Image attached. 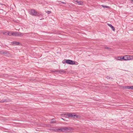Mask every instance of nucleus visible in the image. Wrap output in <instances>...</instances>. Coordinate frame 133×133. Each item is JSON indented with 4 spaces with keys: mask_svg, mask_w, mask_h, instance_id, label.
I'll return each mask as SVG.
<instances>
[{
    "mask_svg": "<svg viewBox=\"0 0 133 133\" xmlns=\"http://www.w3.org/2000/svg\"><path fill=\"white\" fill-rule=\"evenodd\" d=\"M11 33V35H12V36L20 37L23 36L25 34L27 35L28 34L30 35L31 34H32V33H22L19 32H17L16 31H12Z\"/></svg>",
    "mask_w": 133,
    "mask_h": 133,
    "instance_id": "nucleus-1",
    "label": "nucleus"
},
{
    "mask_svg": "<svg viewBox=\"0 0 133 133\" xmlns=\"http://www.w3.org/2000/svg\"><path fill=\"white\" fill-rule=\"evenodd\" d=\"M37 12L34 9L29 10V14L34 16H35Z\"/></svg>",
    "mask_w": 133,
    "mask_h": 133,
    "instance_id": "nucleus-2",
    "label": "nucleus"
},
{
    "mask_svg": "<svg viewBox=\"0 0 133 133\" xmlns=\"http://www.w3.org/2000/svg\"><path fill=\"white\" fill-rule=\"evenodd\" d=\"M65 63L71 65L74 64L75 62L72 60L70 59H66L65 61Z\"/></svg>",
    "mask_w": 133,
    "mask_h": 133,
    "instance_id": "nucleus-3",
    "label": "nucleus"
},
{
    "mask_svg": "<svg viewBox=\"0 0 133 133\" xmlns=\"http://www.w3.org/2000/svg\"><path fill=\"white\" fill-rule=\"evenodd\" d=\"M125 61L131 60L132 58V56L130 55H125L124 56Z\"/></svg>",
    "mask_w": 133,
    "mask_h": 133,
    "instance_id": "nucleus-4",
    "label": "nucleus"
},
{
    "mask_svg": "<svg viewBox=\"0 0 133 133\" xmlns=\"http://www.w3.org/2000/svg\"><path fill=\"white\" fill-rule=\"evenodd\" d=\"M60 130H60V132L62 131L65 132L66 131H68L69 130V129L68 127H65L61 128Z\"/></svg>",
    "mask_w": 133,
    "mask_h": 133,
    "instance_id": "nucleus-5",
    "label": "nucleus"
},
{
    "mask_svg": "<svg viewBox=\"0 0 133 133\" xmlns=\"http://www.w3.org/2000/svg\"><path fill=\"white\" fill-rule=\"evenodd\" d=\"M0 54H2L4 55H5L7 56L8 54V52L7 51H4L3 50H2L1 51H0Z\"/></svg>",
    "mask_w": 133,
    "mask_h": 133,
    "instance_id": "nucleus-6",
    "label": "nucleus"
},
{
    "mask_svg": "<svg viewBox=\"0 0 133 133\" xmlns=\"http://www.w3.org/2000/svg\"><path fill=\"white\" fill-rule=\"evenodd\" d=\"M43 14L41 12H37L35 16H37L39 17L43 16Z\"/></svg>",
    "mask_w": 133,
    "mask_h": 133,
    "instance_id": "nucleus-7",
    "label": "nucleus"
},
{
    "mask_svg": "<svg viewBox=\"0 0 133 133\" xmlns=\"http://www.w3.org/2000/svg\"><path fill=\"white\" fill-rule=\"evenodd\" d=\"M52 130L55 132H60V130H60V129L54 128L52 129Z\"/></svg>",
    "mask_w": 133,
    "mask_h": 133,
    "instance_id": "nucleus-8",
    "label": "nucleus"
},
{
    "mask_svg": "<svg viewBox=\"0 0 133 133\" xmlns=\"http://www.w3.org/2000/svg\"><path fill=\"white\" fill-rule=\"evenodd\" d=\"M12 43L13 44H14L16 45H19V44L20 43L19 42L17 41L13 42H12Z\"/></svg>",
    "mask_w": 133,
    "mask_h": 133,
    "instance_id": "nucleus-9",
    "label": "nucleus"
},
{
    "mask_svg": "<svg viewBox=\"0 0 133 133\" xmlns=\"http://www.w3.org/2000/svg\"><path fill=\"white\" fill-rule=\"evenodd\" d=\"M74 114L73 113H68L67 114V115L69 117H71V116L73 115Z\"/></svg>",
    "mask_w": 133,
    "mask_h": 133,
    "instance_id": "nucleus-10",
    "label": "nucleus"
},
{
    "mask_svg": "<svg viewBox=\"0 0 133 133\" xmlns=\"http://www.w3.org/2000/svg\"><path fill=\"white\" fill-rule=\"evenodd\" d=\"M125 88L128 89H131L133 90V85L131 86H127Z\"/></svg>",
    "mask_w": 133,
    "mask_h": 133,
    "instance_id": "nucleus-11",
    "label": "nucleus"
},
{
    "mask_svg": "<svg viewBox=\"0 0 133 133\" xmlns=\"http://www.w3.org/2000/svg\"><path fill=\"white\" fill-rule=\"evenodd\" d=\"M108 25L111 28L112 30L114 31L115 28L111 24H108Z\"/></svg>",
    "mask_w": 133,
    "mask_h": 133,
    "instance_id": "nucleus-12",
    "label": "nucleus"
},
{
    "mask_svg": "<svg viewBox=\"0 0 133 133\" xmlns=\"http://www.w3.org/2000/svg\"><path fill=\"white\" fill-rule=\"evenodd\" d=\"M75 118H80L81 117L80 116L76 114L75 113Z\"/></svg>",
    "mask_w": 133,
    "mask_h": 133,
    "instance_id": "nucleus-13",
    "label": "nucleus"
},
{
    "mask_svg": "<svg viewBox=\"0 0 133 133\" xmlns=\"http://www.w3.org/2000/svg\"><path fill=\"white\" fill-rule=\"evenodd\" d=\"M56 120L54 119H51V121L50 122V123L52 124L56 122Z\"/></svg>",
    "mask_w": 133,
    "mask_h": 133,
    "instance_id": "nucleus-14",
    "label": "nucleus"
},
{
    "mask_svg": "<svg viewBox=\"0 0 133 133\" xmlns=\"http://www.w3.org/2000/svg\"><path fill=\"white\" fill-rule=\"evenodd\" d=\"M8 102V100L6 99H2L0 101V102Z\"/></svg>",
    "mask_w": 133,
    "mask_h": 133,
    "instance_id": "nucleus-15",
    "label": "nucleus"
},
{
    "mask_svg": "<svg viewBox=\"0 0 133 133\" xmlns=\"http://www.w3.org/2000/svg\"><path fill=\"white\" fill-rule=\"evenodd\" d=\"M12 31H8V32L7 34H6V35H9V36H12V35H11V33Z\"/></svg>",
    "mask_w": 133,
    "mask_h": 133,
    "instance_id": "nucleus-16",
    "label": "nucleus"
},
{
    "mask_svg": "<svg viewBox=\"0 0 133 133\" xmlns=\"http://www.w3.org/2000/svg\"><path fill=\"white\" fill-rule=\"evenodd\" d=\"M83 2L81 1H78L77 4L79 5H81L82 4Z\"/></svg>",
    "mask_w": 133,
    "mask_h": 133,
    "instance_id": "nucleus-17",
    "label": "nucleus"
},
{
    "mask_svg": "<svg viewBox=\"0 0 133 133\" xmlns=\"http://www.w3.org/2000/svg\"><path fill=\"white\" fill-rule=\"evenodd\" d=\"M101 6L103 8H110V7L109 6L105 5H102Z\"/></svg>",
    "mask_w": 133,
    "mask_h": 133,
    "instance_id": "nucleus-18",
    "label": "nucleus"
},
{
    "mask_svg": "<svg viewBox=\"0 0 133 133\" xmlns=\"http://www.w3.org/2000/svg\"><path fill=\"white\" fill-rule=\"evenodd\" d=\"M55 71L58 72L60 73H61V72H63V70H58H58H56Z\"/></svg>",
    "mask_w": 133,
    "mask_h": 133,
    "instance_id": "nucleus-19",
    "label": "nucleus"
},
{
    "mask_svg": "<svg viewBox=\"0 0 133 133\" xmlns=\"http://www.w3.org/2000/svg\"><path fill=\"white\" fill-rule=\"evenodd\" d=\"M122 56L119 57L117 58V59L118 60H122Z\"/></svg>",
    "mask_w": 133,
    "mask_h": 133,
    "instance_id": "nucleus-20",
    "label": "nucleus"
},
{
    "mask_svg": "<svg viewBox=\"0 0 133 133\" xmlns=\"http://www.w3.org/2000/svg\"><path fill=\"white\" fill-rule=\"evenodd\" d=\"M46 12L48 14H49L51 13V12L50 11H46Z\"/></svg>",
    "mask_w": 133,
    "mask_h": 133,
    "instance_id": "nucleus-21",
    "label": "nucleus"
},
{
    "mask_svg": "<svg viewBox=\"0 0 133 133\" xmlns=\"http://www.w3.org/2000/svg\"><path fill=\"white\" fill-rule=\"evenodd\" d=\"M106 78L107 79H112V78L110 77L109 76H107L106 77Z\"/></svg>",
    "mask_w": 133,
    "mask_h": 133,
    "instance_id": "nucleus-22",
    "label": "nucleus"
},
{
    "mask_svg": "<svg viewBox=\"0 0 133 133\" xmlns=\"http://www.w3.org/2000/svg\"><path fill=\"white\" fill-rule=\"evenodd\" d=\"M8 32V31H6V32H3V35H6V34H7V33Z\"/></svg>",
    "mask_w": 133,
    "mask_h": 133,
    "instance_id": "nucleus-23",
    "label": "nucleus"
},
{
    "mask_svg": "<svg viewBox=\"0 0 133 133\" xmlns=\"http://www.w3.org/2000/svg\"><path fill=\"white\" fill-rule=\"evenodd\" d=\"M105 48L108 49V50H110L111 49V48H110L107 47H105Z\"/></svg>",
    "mask_w": 133,
    "mask_h": 133,
    "instance_id": "nucleus-24",
    "label": "nucleus"
},
{
    "mask_svg": "<svg viewBox=\"0 0 133 133\" xmlns=\"http://www.w3.org/2000/svg\"><path fill=\"white\" fill-rule=\"evenodd\" d=\"M75 113H74V114L72 116H71V118H75Z\"/></svg>",
    "mask_w": 133,
    "mask_h": 133,
    "instance_id": "nucleus-25",
    "label": "nucleus"
},
{
    "mask_svg": "<svg viewBox=\"0 0 133 133\" xmlns=\"http://www.w3.org/2000/svg\"><path fill=\"white\" fill-rule=\"evenodd\" d=\"M124 58H124V56H123V57L122 56V60H123L125 61Z\"/></svg>",
    "mask_w": 133,
    "mask_h": 133,
    "instance_id": "nucleus-26",
    "label": "nucleus"
},
{
    "mask_svg": "<svg viewBox=\"0 0 133 133\" xmlns=\"http://www.w3.org/2000/svg\"><path fill=\"white\" fill-rule=\"evenodd\" d=\"M61 3L62 4H66V3L65 2H61Z\"/></svg>",
    "mask_w": 133,
    "mask_h": 133,
    "instance_id": "nucleus-27",
    "label": "nucleus"
},
{
    "mask_svg": "<svg viewBox=\"0 0 133 133\" xmlns=\"http://www.w3.org/2000/svg\"><path fill=\"white\" fill-rule=\"evenodd\" d=\"M78 1L77 0H74V2H77V3Z\"/></svg>",
    "mask_w": 133,
    "mask_h": 133,
    "instance_id": "nucleus-28",
    "label": "nucleus"
},
{
    "mask_svg": "<svg viewBox=\"0 0 133 133\" xmlns=\"http://www.w3.org/2000/svg\"><path fill=\"white\" fill-rule=\"evenodd\" d=\"M61 115H62V116H63L65 115H64L63 114H62Z\"/></svg>",
    "mask_w": 133,
    "mask_h": 133,
    "instance_id": "nucleus-29",
    "label": "nucleus"
},
{
    "mask_svg": "<svg viewBox=\"0 0 133 133\" xmlns=\"http://www.w3.org/2000/svg\"><path fill=\"white\" fill-rule=\"evenodd\" d=\"M61 119H62L63 120H64V121H65V120L63 118H62Z\"/></svg>",
    "mask_w": 133,
    "mask_h": 133,
    "instance_id": "nucleus-30",
    "label": "nucleus"
},
{
    "mask_svg": "<svg viewBox=\"0 0 133 133\" xmlns=\"http://www.w3.org/2000/svg\"><path fill=\"white\" fill-rule=\"evenodd\" d=\"M62 63L63 64H64V63H65V62H62Z\"/></svg>",
    "mask_w": 133,
    "mask_h": 133,
    "instance_id": "nucleus-31",
    "label": "nucleus"
},
{
    "mask_svg": "<svg viewBox=\"0 0 133 133\" xmlns=\"http://www.w3.org/2000/svg\"><path fill=\"white\" fill-rule=\"evenodd\" d=\"M131 1L133 2V0H131Z\"/></svg>",
    "mask_w": 133,
    "mask_h": 133,
    "instance_id": "nucleus-32",
    "label": "nucleus"
}]
</instances>
